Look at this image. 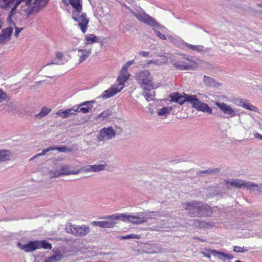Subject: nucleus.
<instances>
[{
	"mask_svg": "<svg viewBox=\"0 0 262 262\" xmlns=\"http://www.w3.org/2000/svg\"><path fill=\"white\" fill-rule=\"evenodd\" d=\"M185 209L191 217L211 216L213 211L211 207L206 203L193 201L185 204Z\"/></svg>",
	"mask_w": 262,
	"mask_h": 262,
	"instance_id": "1",
	"label": "nucleus"
},
{
	"mask_svg": "<svg viewBox=\"0 0 262 262\" xmlns=\"http://www.w3.org/2000/svg\"><path fill=\"white\" fill-rule=\"evenodd\" d=\"M70 4L74 9L72 12V18L78 22L83 33H85L87 30L89 19L86 17L85 13L80 15L82 10V2L81 0H69Z\"/></svg>",
	"mask_w": 262,
	"mask_h": 262,
	"instance_id": "2",
	"label": "nucleus"
},
{
	"mask_svg": "<svg viewBox=\"0 0 262 262\" xmlns=\"http://www.w3.org/2000/svg\"><path fill=\"white\" fill-rule=\"evenodd\" d=\"M128 9L131 13L138 19V20L142 21L146 25L153 28L155 34L161 39L165 40L166 39V36L157 30L156 29L162 30L165 29V27L161 26L155 19L151 17L148 14L144 12H136L129 9V7H126Z\"/></svg>",
	"mask_w": 262,
	"mask_h": 262,
	"instance_id": "3",
	"label": "nucleus"
},
{
	"mask_svg": "<svg viewBox=\"0 0 262 262\" xmlns=\"http://www.w3.org/2000/svg\"><path fill=\"white\" fill-rule=\"evenodd\" d=\"M16 246L25 252H32L37 249L43 248L52 249V244L46 239L29 241L26 244H23L20 242L16 244Z\"/></svg>",
	"mask_w": 262,
	"mask_h": 262,
	"instance_id": "4",
	"label": "nucleus"
},
{
	"mask_svg": "<svg viewBox=\"0 0 262 262\" xmlns=\"http://www.w3.org/2000/svg\"><path fill=\"white\" fill-rule=\"evenodd\" d=\"M224 182L227 186V188L229 189L233 187L235 188H246L248 190H254L255 188H256V191L258 192H260L261 189V188L259 187L257 184L253 182L243 181L241 179L225 180Z\"/></svg>",
	"mask_w": 262,
	"mask_h": 262,
	"instance_id": "5",
	"label": "nucleus"
},
{
	"mask_svg": "<svg viewBox=\"0 0 262 262\" xmlns=\"http://www.w3.org/2000/svg\"><path fill=\"white\" fill-rule=\"evenodd\" d=\"M136 80L143 90L151 91L154 89L152 77L148 71L144 70L138 73L135 76Z\"/></svg>",
	"mask_w": 262,
	"mask_h": 262,
	"instance_id": "6",
	"label": "nucleus"
},
{
	"mask_svg": "<svg viewBox=\"0 0 262 262\" xmlns=\"http://www.w3.org/2000/svg\"><path fill=\"white\" fill-rule=\"evenodd\" d=\"M76 174H78V172L73 169V166L60 163H56L54 169L50 171V174L52 178Z\"/></svg>",
	"mask_w": 262,
	"mask_h": 262,
	"instance_id": "7",
	"label": "nucleus"
},
{
	"mask_svg": "<svg viewBox=\"0 0 262 262\" xmlns=\"http://www.w3.org/2000/svg\"><path fill=\"white\" fill-rule=\"evenodd\" d=\"M49 3V0H34L32 6L31 3L28 4L26 10L27 17L30 15L37 14L40 12Z\"/></svg>",
	"mask_w": 262,
	"mask_h": 262,
	"instance_id": "8",
	"label": "nucleus"
},
{
	"mask_svg": "<svg viewBox=\"0 0 262 262\" xmlns=\"http://www.w3.org/2000/svg\"><path fill=\"white\" fill-rule=\"evenodd\" d=\"M3 24L0 18V45H5L10 41L13 29L11 27L2 29Z\"/></svg>",
	"mask_w": 262,
	"mask_h": 262,
	"instance_id": "9",
	"label": "nucleus"
},
{
	"mask_svg": "<svg viewBox=\"0 0 262 262\" xmlns=\"http://www.w3.org/2000/svg\"><path fill=\"white\" fill-rule=\"evenodd\" d=\"M193 107L196 108L198 111H201L204 113L212 114V110L208 105L205 103L202 102L196 97V95H192V98L190 102Z\"/></svg>",
	"mask_w": 262,
	"mask_h": 262,
	"instance_id": "10",
	"label": "nucleus"
},
{
	"mask_svg": "<svg viewBox=\"0 0 262 262\" xmlns=\"http://www.w3.org/2000/svg\"><path fill=\"white\" fill-rule=\"evenodd\" d=\"M170 98V101L178 103L180 105L184 104L185 102H190L192 98V95H189L185 93H183V95H181L178 92H174L171 93L169 95Z\"/></svg>",
	"mask_w": 262,
	"mask_h": 262,
	"instance_id": "11",
	"label": "nucleus"
},
{
	"mask_svg": "<svg viewBox=\"0 0 262 262\" xmlns=\"http://www.w3.org/2000/svg\"><path fill=\"white\" fill-rule=\"evenodd\" d=\"M132 215L124 213H115L112 215H106L101 217V219L109 220L116 221L121 220L124 222H128L130 223Z\"/></svg>",
	"mask_w": 262,
	"mask_h": 262,
	"instance_id": "12",
	"label": "nucleus"
},
{
	"mask_svg": "<svg viewBox=\"0 0 262 262\" xmlns=\"http://www.w3.org/2000/svg\"><path fill=\"white\" fill-rule=\"evenodd\" d=\"M73 234L76 236H84L87 235L90 231L89 227L85 225L81 226H75V228L74 229Z\"/></svg>",
	"mask_w": 262,
	"mask_h": 262,
	"instance_id": "13",
	"label": "nucleus"
},
{
	"mask_svg": "<svg viewBox=\"0 0 262 262\" xmlns=\"http://www.w3.org/2000/svg\"><path fill=\"white\" fill-rule=\"evenodd\" d=\"M117 224L116 221L113 220L105 221H93L91 224L94 226H98L103 228H112Z\"/></svg>",
	"mask_w": 262,
	"mask_h": 262,
	"instance_id": "14",
	"label": "nucleus"
},
{
	"mask_svg": "<svg viewBox=\"0 0 262 262\" xmlns=\"http://www.w3.org/2000/svg\"><path fill=\"white\" fill-rule=\"evenodd\" d=\"M216 105L225 114L229 115L230 117L236 116V113L232 108L227 105L226 103L223 102H216Z\"/></svg>",
	"mask_w": 262,
	"mask_h": 262,
	"instance_id": "15",
	"label": "nucleus"
},
{
	"mask_svg": "<svg viewBox=\"0 0 262 262\" xmlns=\"http://www.w3.org/2000/svg\"><path fill=\"white\" fill-rule=\"evenodd\" d=\"M137 214V215H132L130 223L134 224L139 225L147 222L148 219L147 217L145 216L140 217V216L142 214L148 215V212H138Z\"/></svg>",
	"mask_w": 262,
	"mask_h": 262,
	"instance_id": "16",
	"label": "nucleus"
},
{
	"mask_svg": "<svg viewBox=\"0 0 262 262\" xmlns=\"http://www.w3.org/2000/svg\"><path fill=\"white\" fill-rule=\"evenodd\" d=\"M122 89H118L115 85H113L108 90L104 91L100 96V97L103 99L110 98L119 93Z\"/></svg>",
	"mask_w": 262,
	"mask_h": 262,
	"instance_id": "17",
	"label": "nucleus"
},
{
	"mask_svg": "<svg viewBox=\"0 0 262 262\" xmlns=\"http://www.w3.org/2000/svg\"><path fill=\"white\" fill-rule=\"evenodd\" d=\"M236 103L237 105L251 111L256 112L257 110V108L254 105L250 104L249 101L246 99H237L236 100Z\"/></svg>",
	"mask_w": 262,
	"mask_h": 262,
	"instance_id": "18",
	"label": "nucleus"
},
{
	"mask_svg": "<svg viewBox=\"0 0 262 262\" xmlns=\"http://www.w3.org/2000/svg\"><path fill=\"white\" fill-rule=\"evenodd\" d=\"M121 132H99L97 136L99 141H105L111 139L115 137L116 135H118Z\"/></svg>",
	"mask_w": 262,
	"mask_h": 262,
	"instance_id": "19",
	"label": "nucleus"
},
{
	"mask_svg": "<svg viewBox=\"0 0 262 262\" xmlns=\"http://www.w3.org/2000/svg\"><path fill=\"white\" fill-rule=\"evenodd\" d=\"M208 251L214 256L217 255L220 259L222 258L221 257L223 258L224 260L225 259H232L234 258L232 254L226 253L215 249H209Z\"/></svg>",
	"mask_w": 262,
	"mask_h": 262,
	"instance_id": "20",
	"label": "nucleus"
},
{
	"mask_svg": "<svg viewBox=\"0 0 262 262\" xmlns=\"http://www.w3.org/2000/svg\"><path fill=\"white\" fill-rule=\"evenodd\" d=\"M203 81L205 85L209 87L215 88L220 85L213 78L206 75L204 76Z\"/></svg>",
	"mask_w": 262,
	"mask_h": 262,
	"instance_id": "21",
	"label": "nucleus"
},
{
	"mask_svg": "<svg viewBox=\"0 0 262 262\" xmlns=\"http://www.w3.org/2000/svg\"><path fill=\"white\" fill-rule=\"evenodd\" d=\"M75 107L76 106H74L72 108L67 109L64 111H59L57 112V114L62 118H68L70 116L75 114L76 112Z\"/></svg>",
	"mask_w": 262,
	"mask_h": 262,
	"instance_id": "22",
	"label": "nucleus"
},
{
	"mask_svg": "<svg viewBox=\"0 0 262 262\" xmlns=\"http://www.w3.org/2000/svg\"><path fill=\"white\" fill-rule=\"evenodd\" d=\"M32 0H17L15 2V3L10 11L8 18L9 19H11V17L13 15H15L16 13V10L17 7L22 3L25 2L26 5H28V4H30V2H32Z\"/></svg>",
	"mask_w": 262,
	"mask_h": 262,
	"instance_id": "23",
	"label": "nucleus"
},
{
	"mask_svg": "<svg viewBox=\"0 0 262 262\" xmlns=\"http://www.w3.org/2000/svg\"><path fill=\"white\" fill-rule=\"evenodd\" d=\"M93 105H84L83 104L82 102L80 104L78 107L76 106L75 108L76 112H81L83 114H87L90 111Z\"/></svg>",
	"mask_w": 262,
	"mask_h": 262,
	"instance_id": "24",
	"label": "nucleus"
},
{
	"mask_svg": "<svg viewBox=\"0 0 262 262\" xmlns=\"http://www.w3.org/2000/svg\"><path fill=\"white\" fill-rule=\"evenodd\" d=\"M78 52H80L81 53V55L79 57V63H81L91 54L92 50L90 49L89 50H86L85 49H79L78 50Z\"/></svg>",
	"mask_w": 262,
	"mask_h": 262,
	"instance_id": "25",
	"label": "nucleus"
},
{
	"mask_svg": "<svg viewBox=\"0 0 262 262\" xmlns=\"http://www.w3.org/2000/svg\"><path fill=\"white\" fill-rule=\"evenodd\" d=\"M100 38L93 34H88L85 36L86 45L92 44L94 42H99Z\"/></svg>",
	"mask_w": 262,
	"mask_h": 262,
	"instance_id": "26",
	"label": "nucleus"
},
{
	"mask_svg": "<svg viewBox=\"0 0 262 262\" xmlns=\"http://www.w3.org/2000/svg\"><path fill=\"white\" fill-rule=\"evenodd\" d=\"M173 67L180 70H188L193 68V65L183 64L179 61L178 63H173Z\"/></svg>",
	"mask_w": 262,
	"mask_h": 262,
	"instance_id": "27",
	"label": "nucleus"
},
{
	"mask_svg": "<svg viewBox=\"0 0 262 262\" xmlns=\"http://www.w3.org/2000/svg\"><path fill=\"white\" fill-rule=\"evenodd\" d=\"M11 155V151L9 150H0V161H5L9 160Z\"/></svg>",
	"mask_w": 262,
	"mask_h": 262,
	"instance_id": "28",
	"label": "nucleus"
},
{
	"mask_svg": "<svg viewBox=\"0 0 262 262\" xmlns=\"http://www.w3.org/2000/svg\"><path fill=\"white\" fill-rule=\"evenodd\" d=\"M221 169L220 168H214V169H208L205 170H198L196 172L198 175H200L202 174H210V173H217L220 172Z\"/></svg>",
	"mask_w": 262,
	"mask_h": 262,
	"instance_id": "29",
	"label": "nucleus"
},
{
	"mask_svg": "<svg viewBox=\"0 0 262 262\" xmlns=\"http://www.w3.org/2000/svg\"><path fill=\"white\" fill-rule=\"evenodd\" d=\"M17 0H0V7L2 9H6L10 7Z\"/></svg>",
	"mask_w": 262,
	"mask_h": 262,
	"instance_id": "30",
	"label": "nucleus"
},
{
	"mask_svg": "<svg viewBox=\"0 0 262 262\" xmlns=\"http://www.w3.org/2000/svg\"><path fill=\"white\" fill-rule=\"evenodd\" d=\"M51 109H49L46 107H43L41 108L40 112L36 115V117L39 118H41L42 117L47 116L50 112Z\"/></svg>",
	"mask_w": 262,
	"mask_h": 262,
	"instance_id": "31",
	"label": "nucleus"
},
{
	"mask_svg": "<svg viewBox=\"0 0 262 262\" xmlns=\"http://www.w3.org/2000/svg\"><path fill=\"white\" fill-rule=\"evenodd\" d=\"M148 90H143V92L142 93V95L144 96L145 99L147 101H149L152 99L155 96V92H154L152 93H149Z\"/></svg>",
	"mask_w": 262,
	"mask_h": 262,
	"instance_id": "32",
	"label": "nucleus"
},
{
	"mask_svg": "<svg viewBox=\"0 0 262 262\" xmlns=\"http://www.w3.org/2000/svg\"><path fill=\"white\" fill-rule=\"evenodd\" d=\"M171 110L172 108L170 107H163L158 111V114L159 116H166Z\"/></svg>",
	"mask_w": 262,
	"mask_h": 262,
	"instance_id": "33",
	"label": "nucleus"
},
{
	"mask_svg": "<svg viewBox=\"0 0 262 262\" xmlns=\"http://www.w3.org/2000/svg\"><path fill=\"white\" fill-rule=\"evenodd\" d=\"M188 48L192 51H196L198 52H201L203 50V47L201 45L193 46L190 44L187 43L186 46Z\"/></svg>",
	"mask_w": 262,
	"mask_h": 262,
	"instance_id": "34",
	"label": "nucleus"
},
{
	"mask_svg": "<svg viewBox=\"0 0 262 262\" xmlns=\"http://www.w3.org/2000/svg\"><path fill=\"white\" fill-rule=\"evenodd\" d=\"M112 113V111L110 110L107 109L106 110L104 111L103 112L98 115L97 118H102V119H104L108 117L110 115H111Z\"/></svg>",
	"mask_w": 262,
	"mask_h": 262,
	"instance_id": "35",
	"label": "nucleus"
},
{
	"mask_svg": "<svg viewBox=\"0 0 262 262\" xmlns=\"http://www.w3.org/2000/svg\"><path fill=\"white\" fill-rule=\"evenodd\" d=\"M63 57V53L61 52H58L56 54V58L55 59V60H57V61L52 62L51 63H48L47 65L48 66V65H49L51 64H59L58 61H61L62 60Z\"/></svg>",
	"mask_w": 262,
	"mask_h": 262,
	"instance_id": "36",
	"label": "nucleus"
},
{
	"mask_svg": "<svg viewBox=\"0 0 262 262\" xmlns=\"http://www.w3.org/2000/svg\"><path fill=\"white\" fill-rule=\"evenodd\" d=\"M53 147L54 148V150H56L61 152H64L69 150L68 147L65 145H56L53 146Z\"/></svg>",
	"mask_w": 262,
	"mask_h": 262,
	"instance_id": "37",
	"label": "nucleus"
},
{
	"mask_svg": "<svg viewBox=\"0 0 262 262\" xmlns=\"http://www.w3.org/2000/svg\"><path fill=\"white\" fill-rule=\"evenodd\" d=\"M180 63L183 64H188V65H193V67L195 65V62L191 60L188 56H184L183 60L181 61Z\"/></svg>",
	"mask_w": 262,
	"mask_h": 262,
	"instance_id": "38",
	"label": "nucleus"
},
{
	"mask_svg": "<svg viewBox=\"0 0 262 262\" xmlns=\"http://www.w3.org/2000/svg\"><path fill=\"white\" fill-rule=\"evenodd\" d=\"M132 238H136V239H140L141 238L140 235L134 234H130L125 236H122L121 237V239H128Z\"/></svg>",
	"mask_w": 262,
	"mask_h": 262,
	"instance_id": "39",
	"label": "nucleus"
},
{
	"mask_svg": "<svg viewBox=\"0 0 262 262\" xmlns=\"http://www.w3.org/2000/svg\"><path fill=\"white\" fill-rule=\"evenodd\" d=\"M107 166L106 164H95L94 172H99L104 169H105V167Z\"/></svg>",
	"mask_w": 262,
	"mask_h": 262,
	"instance_id": "40",
	"label": "nucleus"
},
{
	"mask_svg": "<svg viewBox=\"0 0 262 262\" xmlns=\"http://www.w3.org/2000/svg\"><path fill=\"white\" fill-rule=\"evenodd\" d=\"M47 258L50 262H58L60 261L62 258H60L58 255H54L53 254Z\"/></svg>",
	"mask_w": 262,
	"mask_h": 262,
	"instance_id": "41",
	"label": "nucleus"
},
{
	"mask_svg": "<svg viewBox=\"0 0 262 262\" xmlns=\"http://www.w3.org/2000/svg\"><path fill=\"white\" fill-rule=\"evenodd\" d=\"M248 249L243 247H241L238 246H234L233 248V251L236 253H245L247 252Z\"/></svg>",
	"mask_w": 262,
	"mask_h": 262,
	"instance_id": "42",
	"label": "nucleus"
},
{
	"mask_svg": "<svg viewBox=\"0 0 262 262\" xmlns=\"http://www.w3.org/2000/svg\"><path fill=\"white\" fill-rule=\"evenodd\" d=\"M9 98L8 96L7 93L0 89V102H2L4 100L9 99Z\"/></svg>",
	"mask_w": 262,
	"mask_h": 262,
	"instance_id": "43",
	"label": "nucleus"
},
{
	"mask_svg": "<svg viewBox=\"0 0 262 262\" xmlns=\"http://www.w3.org/2000/svg\"><path fill=\"white\" fill-rule=\"evenodd\" d=\"M90 165H88L86 166L81 167L79 169L76 170V172H78V173L80 172H90Z\"/></svg>",
	"mask_w": 262,
	"mask_h": 262,
	"instance_id": "44",
	"label": "nucleus"
},
{
	"mask_svg": "<svg viewBox=\"0 0 262 262\" xmlns=\"http://www.w3.org/2000/svg\"><path fill=\"white\" fill-rule=\"evenodd\" d=\"M7 110L9 111H12L16 110V104L13 102H10L7 106Z\"/></svg>",
	"mask_w": 262,
	"mask_h": 262,
	"instance_id": "45",
	"label": "nucleus"
},
{
	"mask_svg": "<svg viewBox=\"0 0 262 262\" xmlns=\"http://www.w3.org/2000/svg\"><path fill=\"white\" fill-rule=\"evenodd\" d=\"M53 254L54 255H58L60 258L63 257V254L61 253V252L58 250V249H54L52 251Z\"/></svg>",
	"mask_w": 262,
	"mask_h": 262,
	"instance_id": "46",
	"label": "nucleus"
},
{
	"mask_svg": "<svg viewBox=\"0 0 262 262\" xmlns=\"http://www.w3.org/2000/svg\"><path fill=\"white\" fill-rule=\"evenodd\" d=\"M118 79L119 81L120 84H123L128 79V77H127V76L124 75L121 77L119 76Z\"/></svg>",
	"mask_w": 262,
	"mask_h": 262,
	"instance_id": "47",
	"label": "nucleus"
},
{
	"mask_svg": "<svg viewBox=\"0 0 262 262\" xmlns=\"http://www.w3.org/2000/svg\"><path fill=\"white\" fill-rule=\"evenodd\" d=\"M50 150H54L53 146L49 147L43 149L42 151L41 152V155H45Z\"/></svg>",
	"mask_w": 262,
	"mask_h": 262,
	"instance_id": "48",
	"label": "nucleus"
},
{
	"mask_svg": "<svg viewBox=\"0 0 262 262\" xmlns=\"http://www.w3.org/2000/svg\"><path fill=\"white\" fill-rule=\"evenodd\" d=\"M75 226L76 225H73V226H70L69 227H67L66 228V230L67 231V232H69V233H71L73 234V233L74 232V229L75 228Z\"/></svg>",
	"mask_w": 262,
	"mask_h": 262,
	"instance_id": "49",
	"label": "nucleus"
},
{
	"mask_svg": "<svg viewBox=\"0 0 262 262\" xmlns=\"http://www.w3.org/2000/svg\"><path fill=\"white\" fill-rule=\"evenodd\" d=\"M149 52L144 51H142L139 52V55L142 57H147L148 56Z\"/></svg>",
	"mask_w": 262,
	"mask_h": 262,
	"instance_id": "50",
	"label": "nucleus"
},
{
	"mask_svg": "<svg viewBox=\"0 0 262 262\" xmlns=\"http://www.w3.org/2000/svg\"><path fill=\"white\" fill-rule=\"evenodd\" d=\"M95 102H96V101L95 100H92L91 101L83 102V104L84 105H92V104L94 103Z\"/></svg>",
	"mask_w": 262,
	"mask_h": 262,
	"instance_id": "51",
	"label": "nucleus"
},
{
	"mask_svg": "<svg viewBox=\"0 0 262 262\" xmlns=\"http://www.w3.org/2000/svg\"><path fill=\"white\" fill-rule=\"evenodd\" d=\"M15 36H17L18 34L21 31V30H23V28H19L17 27H15Z\"/></svg>",
	"mask_w": 262,
	"mask_h": 262,
	"instance_id": "52",
	"label": "nucleus"
},
{
	"mask_svg": "<svg viewBox=\"0 0 262 262\" xmlns=\"http://www.w3.org/2000/svg\"><path fill=\"white\" fill-rule=\"evenodd\" d=\"M100 131H115L112 127H104L102 128Z\"/></svg>",
	"mask_w": 262,
	"mask_h": 262,
	"instance_id": "53",
	"label": "nucleus"
},
{
	"mask_svg": "<svg viewBox=\"0 0 262 262\" xmlns=\"http://www.w3.org/2000/svg\"><path fill=\"white\" fill-rule=\"evenodd\" d=\"M201 253L204 256L206 257L207 258H210L211 255L210 253L206 252L205 251H202Z\"/></svg>",
	"mask_w": 262,
	"mask_h": 262,
	"instance_id": "54",
	"label": "nucleus"
},
{
	"mask_svg": "<svg viewBox=\"0 0 262 262\" xmlns=\"http://www.w3.org/2000/svg\"><path fill=\"white\" fill-rule=\"evenodd\" d=\"M257 6L260 7H262V5L260 4H257ZM254 12L256 13L262 14V11H261V10H255L254 11Z\"/></svg>",
	"mask_w": 262,
	"mask_h": 262,
	"instance_id": "55",
	"label": "nucleus"
},
{
	"mask_svg": "<svg viewBox=\"0 0 262 262\" xmlns=\"http://www.w3.org/2000/svg\"><path fill=\"white\" fill-rule=\"evenodd\" d=\"M255 137L259 139L262 140V135L258 134L257 132H255Z\"/></svg>",
	"mask_w": 262,
	"mask_h": 262,
	"instance_id": "56",
	"label": "nucleus"
},
{
	"mask_svg": "<svg viewBox=\"0 0 262 262\" xmlns=\"http://www.w3.org/2000/svg\"><path fill=\"white\" fill-rule=\"evenodd\" d=\"M62 3L67 6H69L70 4L69 0H61Z\"/></svg>",
	"mask_w": 262,
	"mask_h": 262,
	"instance_id": "57",
	"label": "nucleus"
},
{
	"mask_svg": "<svg viewBox=\"0 0 262 262\" xmlns=\"http://www.w3.org/2000/svg\"><path fill=\"white\" fill-rule=\"evenodd\" d=\"M128 68V67L125 64V65H124L122 68V71H123V72H125L127 71V68Z\"/></svg>",
	"mask_w": 262,
	"mask_h": 262,
	"instance_id": "58",
	"label": "nucleus"
},
{
	"mask_svg": "<svg viewBox=\"0 0 262 262\" xmlns=\"http://www.w3.org/2000/svg\"><path fill=\"white\" fill-rule=\"evenodd\" d=\"M181 161H184L182 160V159H178V160H171L170 162H176L177 163H179Z\"/></svg>",
	"mask_w": 262,
	"mask_h": 262,
	"instance_id": "59",
	"label": "nucleus"
},
{
	"mask_svg": "<svg viewBox=\"0 0 262 262\" xmlns=\"http://www.w3.org/2000/svg\"><path fill=\"white\" fill-rule=\"evenodd\" d=\"M134 62V60H130V61H128V62H126V64L129 67V66H130L132 64H133Z\"/></svg>",
	"mask_w": 262,
	"mask_h": 262,
	"instance_id": "60",
	"label": "nucleus"
},
{
	"mask_svg": "<svg viewBox=\"0 0 262 262\" xmlns=\"http://www.w3.org/2000/svg\"><path fill=\"white\" fill-rule=\"evenodd\" d=\"M154 63L156 64H158V65H160L162 64V62L156 60H154Z\"/></svg>",
	"mask_w": 262,
	"mask_h": 262,
	"instance_id": "61",
	"label": "nucleus"
},
{
	"mask_svg": "<svg viewBox=\"0 0 262 262\" xmlns=\"http://www.w3.org/2000/svg\"><path fill=\"white\" fill-rule=\"evenodd\" d=\"M194 239H198V241L202 242H205L206 241L205 239L201 238H200L199 237H196L194 238Z\"/></svg>",
	"mask_w": 262,
	"mask_h": 262,
	"instance_id": "62",
	"label": "nucleus"
},
{
	"mask_svg": "<svg viewBox=\"0 0 262 262\" xmlns=\"http://www.w3.org/2000/svg\"><path fill=\"white\" fill-rule=\"evenodd\" d=\"M94 165H90V172H94Z\"/></svg>",
	"mask_w": 262,
	"mask_h": 262,
	"instance_id": "63",
	"label": "nucleus"
},
{
	"mask_svg": "<svg viewBox=\"0 0 262 262\" xmlns=\"http://www.w3.org/2000/svg\"><path fill=\"white\" fill-rule=\"evenodd\" d=\"M40 156H42V155H41V152L40 153H38L37 154H36L34 157H33L31 159V160L32 159H35L36 158H37Z\"/></svg>",
	"mask_w": 262,
	"mask_h": 262,
	"instance_id": "64",
	"label": "nucleus"
}]
</instances>
